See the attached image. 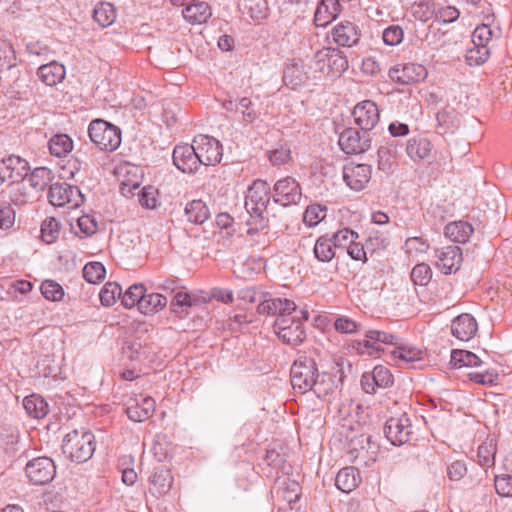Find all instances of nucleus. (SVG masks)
<instances>
[{
	"mask_svg": "<svg viewBox=\"0 0 512 512\" xmlns=\"http://www.w3.org/2000/svg\"><path fill=\"white\" fill-rule=\"evenodd\" d=\"M339 146L348 155H358L367 151L371 146L369 135L360 134L355 128H346L339 136Z\"/></svg>",
	"mask_w": 512,
	"mask_h": 512,
	"instance_id": "obj_16",
	"label": "nucleus"
},
{
	"mask_svg": "<svg viewBox=\"0 0 512 512\" xmlns=\"http://www.w3.org/2000/svg\"><path fill=\"white\" fill-rule=\"evenodd\" d=\"M275 490L277 498L288 505L296 503L300 498L299 483L289 477H278L275 482Z\"/></svg>",
	"mask_w": 512,
	"mask_h": 512,
	"instance_id": "obj_25",
	"label": "nucleus"
},
{
	"mask_svg": "<svg viewBox=\"0 0 512 512\" xmlns=\"http://www.w3.org/2000/svg\"><path fill=\"white\" fill-rule=\"evenodd\" d=\"M49 202L56 207L74 209L83 203V195L77 186L66 183L52 184L48 192Z\"/></svg>",
	"mask_w": 512,
	"mask_h": 512,
	"instance_id": "obj_10",
	"label": "nucleus"
},
{
	"mask_svg": "<svg viewBox=\"0 0 512 512\" xmlns=\"http://www.w3.org/2000/svg\"><path fill=\"white\" fill-rule=\"evenodd\" d=\"M16 65L15 51L12 45L2 41L0 43V70H9Z\"/></svg>",
	"mask_w": 512,
	"mask_h": 512,
	"instance_id": "obj_56",
	"label": "nucleus"
},
{
	"mask_svg": "<svg viewBox=\"0 0 512 512\" xmlns=\"http://www.w3.org/2000/svg\"><path fill=\"white\" fill-rule=\"evenodd\" d=\"M316 68L331 78L341 76L348 69L347 56L337 47H323L314 54Z\"/></svg>",
	"mask_w": 512,
	"mask_h": 512,
	"instance_id": "obj_4",
	"label": "nucleus"
},
{
	"mask_svg": "<svg viewBox=\"0 0 512 512\" xmlns=\"http://www.w3.org/2000/svg\"><path fill=\"white\" fill-rule=\"evenodd\" d=\"M270 203V186L266 181L255 180L248 189L245 207L255 224L261 228L265 226V218L268 214L267 207Z\"/></svg>",
	"mask_w": 512,
	"mask_h": 512,
	"instance_id": "obj_3",
	"label": "nucleus"
},
{
	"mask_svg": "<svg viewBox=\"0 0 512 512\" xmlns=\"http://www.w3.org/2000/svg\"><path fill=\"white\" fill-rule=\"evenodd\" d=\"M122 350L128 359L137 360L143 353V345L139 339H129L124 342Z\"/></svg>",
	"mask_w": 512,
	"mask_h": 512,
	"instance_id": "obj_63",
	"label": "nucleus"
},
{
	"mask_svg": "<svg viewBox=\"0 0 512 512\" xmlns=\"http://www.w3.org/2000/svg\"><path fill=\"white\" fill-rule=\"evenodd\" d=\"M489 57V49L486 46L474 45L467 50L465 59L468 65L478 66L487 61Z\"/></svg>",
	"mask_w": 512,
	"mask_h": 512,
	"instance_id": "obj_53",
	"label": "nucleus"
},
{
	"mask_svg": "<svg viewBox=\"0 0 512 512\" xmlns=\"http://www.w3.org/2000/svg\"><path fill=\"white\" fill-rule=\"evenodd\" d=\"M27 176L33 188L43 190L53 180L54 173L47 167H35L31 172L28 170Z\"/></svg>",
	"mask_w": 512,
	"mask_h": 512,
	"instance_id": "obj_40",
	"label": "nucleus"
},
{
	"mask_svg": "<svg viewBox=\"0 0 512 512\" xmlns=\"http://www.w3.org/2000/svg\"><path fill=\"white\" fill-rule=\"evenodd\" d=\"M326 211V207L319 204L310 205L303 214V222L309 227H314L326 217Z\"/></svg>",
	"mask_w": 512,
	"mask_h": 512,
	"instance_id": "obj_51",
	"label": "nucleus"
},
{
	"mask_svg": "<svg viewBox=\"0 0 512 512\" xmlns=\"http://www.w3.org/2000/svg\"><path fill=\"white\" fill-rule=\"evenodd\" d=\"M273 328L278 337L289 345L297 346L306 338L303 322L291 315L276 318Z\"/></svg>",
	"mask_w": 512,
	"mask_h": 512,
	"instance_id": "obj_8",
	"label": "nucleus"
},
{
	"mask_svg": "<svg viewBox=\"0 0 512 512\" xmlns=\"http://www.w3.org/2000/svg\"><path fill=\"white\" fill-rule=\"evenodd\" d=\"M371 166L366 163L348 162L343 167V179L355 191L364 189L371 179Z\"/></svg>",
	"mask_w": 512,
	"mask_h": 512,
	"instance_id": "obj_18",
	"label": "nucleus"
},
{
	"mask_svg": "<svg viewBox=\"0 0 512 512\" xmlns=\"http://www.w3.org/2000/svg\"><path fill=\"white\" fill-rule=\"evenodd\" d=\"M437 122L439 133L445 134L447 132H453L459 126V118L453 108H444L437 113Z\"/></svg>",
	"mask_w": 512,
	"mask_h": 512,
	"instance_id": "obj_38",
	"label": "nucleus"
},
{
	"mask_svg": "<svg viewBox=\"0 0 512 512\" xmlns=\"http://www.w3.org/2000/svg\"><path fill=\"white\" fill-rule=\"evenodd\" d=\"M25 472L33 484L45 485L54 479L56 467L52 459L37 457L26 464Z\"/></svg>",
	"mask_w": 512,
	"mask_h": 512,
	"instance_id": "obj_11",
	"label": "nucleus"
},
{
	"mask_svg": "<svg viewBox=\"0 0 512 512\" xmlns=\"http://www.w3.org/2000/svg\"><path fill=\"white\" fill-rule=\"evenodd\" d=\"M331 36L338 46L349 48L358 44L361 31L355 23L342 21L333 27Z\"/></svg>",
	"mask_w": 512,
	"mask_h": 512,
	"instance_id": "obj_22",
	"label": "nucleus"
},
{
	"mask_svg": "<svg viewBox=\"0 0 512 512\" xmlns=\"http://www.w3.org/2000/svg\"><path fill=\"white\" fill-rule=\"evenodd\" d=\"M60 233V223L54 217L46 218L41 224V237L44 242L51 244Z\"/></svg>",
	"mask_w": 512,
	"mask_h": 512,
	"instance_id": "obj_47",
	"label": "nucleus"
},
{
	"mask_svg": "<svg viewBox=\"0 0 512 512\" xmlns=\"http://www.w3.org/2000/svg\"><path fill=\"white\" fill-rule=\"evenodd\" d=\"M478 326L474 317L464 313L457 316L451 324L453 336L461 341L470 340L477 332Z\"/></svg>",
	"mask_w": 512,
	"mask_h": 512,
	"instance_id": "obj_24",
	"label": "nucleus"
},
{
	"mask_svg": "<svg viewBox=\"0 0 512 512\" xmlns=\"http://www.w3.org/2000/svg\"><path fill=\"white\" fill-rule=\"evenodd\" d=\"M23 406L26 412L36 419L44 418L48 414V403L38 394L26 396Z\"/></svg>",
	"mask_w": 512,
	"mask_h": 512,
	"instance_id": "obj_33",
	"label": "nucleus"
},
{
	"mask_svg": "<svg viewBox=\"0 0 512 512\" xmlns=\"http://www.w3.org/2000/svg\"><path fill=\"white\" fill-rule=\"evenodd\" d=\"M340 4L338 0H322L315 11L314 22L318 27H325L339 14Z\"/></svg>",
	"mask_w": 512,
	"mask_h": 512,
	"instance_id": "obj_26",
	"label": "nucleus"
},
{
	"mask_svg": "<svg viewBox=\"0 0 512 512\" xmlns=\"http://www.w3.org/2000/svg\"><path fill=\"white\" fill-rule=\"evenodd\" d=\"M93 18L101 27H108L116 20V9L109 2H101L94 8Z\"/></svg>",
	"mask_w": 512,
	"mask_h": 512,
	"instance_id": "obj_39",
	"label": "nucleus"
},
{
	"mask_svg": "<svg viewBox=\"0 0 512 512\" xmlns=\"http://www.w3.org/2000/svg\"><path fill=\"white\" fill-rule=\"evenodd\" d=\"M371 374V381L375 382L378 388H387L393 384V376L390 370L382 365L374 367Z\"/></svg>",
	"mask_w": 512,
	"mask_h": 512,
	"instance_id": "obj_55",
	"label": "nucleus"
},
{
	"mask_svg": "<svg viewBox=\"0 0 512 512\" xmlns=\"http://www.w3.org/2000/svg\"><path fill=\"white\" fill-rule=\"evenodd\" d=\"M121 295V286L115 282H108L101 289L99 297L101 304L109 307L116 302L117 298H121Z\"/></svg>",
	"mask_w": 512,
	"mask_h": 512,
	"instance_id": "obj_48",
	"label": "nucleus"
},
{
	"mask_svg": "<svg viewBox=\"0 0 512 512\" xmlns=\"http://www.w3.org/2000/svg\"><path fill=\"white\" fill-rule=\"evenodd\" d=\"M404 32L399 25H390L382 33V39L388 46H396L403 40Z\"/></svg>",
	"mask_w": 512,
	"mask_h": 512,
	"instance_id": "obj_59",
	"label": "nucleus"
},
{
	"mask_svg": "<svg viewBox=\"0 0 512 512\" xmlns=\"http://www.w3.org/2000/svg\"><path fill=\"white\" fill-rule=\"evenodd\" d=\"M431 148L430 141L425 138L411 139L406 145V152L412 160H424L430 156Z\"/></svg>",
	"mask_w": 512,
	"mask_h": 512,
	"instance_id": "obj_37",
	"label": "nucleus"
},
{
	"mask_svg": "<svg viewBox=\"0 0 512 512\" xmlns=\"http://www.w3.org/2000/svg\"><path fill=\"white\" fill-rule=\"evenodd\" d=\"M493 31L489 25L482 24L476 27L472 34V43L473 45H488L489 41L492 39Z\"/></svg>",
	"mask_w": 512,
	"mask_h": 512,
	"instance_id": "obj_62",
	"label": "nucleus"
},
{
	"mask_svg": "<svg viewBox=\"0 0 512 512\" xmlns=\"http://www.w3.org/2000/svg\"><path fill=\"white\" fill-rule=\"evenodd\" d=\"M302 197L301 188L292 177L278 180L274 185L273 200L282 206L297 204Z\"/></svg>",
	"mask_w": 512,
	"mask_h": 512,
	"instance_id": "obj_19",
	"label": "nucleus"
},
{
	"mask_svg": "<svg viewBox=\"0 0 512 512\" xmlns=\"http://www.w3.org/2000/svg\"><path fill=\"white\" fill-rule=\"evenodd\" d=\"M410 277L415 285L425 286L432 278V270L428 264L419 263L413 267Z\"/></svg>",
	"mask_w": 512,
	"mask_h": 512,
	"instance_id": "obj_54",
	"label": "nucleus"
},
{
	"mask_svg": "<svg viewBox=\"0 0 512 512\" xmlns=\"http://www.w3.org/2000/svg\"><path fill=\"white\" fill-rule=\"evenodd\" d=\"M197 299L192 297L187 292L180 291L176 293L171 302L172 311L179 317H183L188 313L187 309L191 308Z\"/></svg>",
	"mask_w": 512,
	"mask_h": 512,
	"instance_id": "obj_43",
	"label": "nucleus"
},
{
	"mask_svg": "<svg viewBox=\"0 0 512 512\" xmlns=\"http://www.w3.org/2000/svg\"><path fill=\"white\" fill-rule=\"evenodd\" d=\"M105 273V267L100 262H89L83 268V277L91 284L101 282L105 277Z\"/></svg>",
	"mask_w": 512,
	"mask_h": 512,
	"instance_id": "obj_50",
	"label": "nucleus"
},
{
	"mask_svg": "<svg viewBox=\"0 0 512 512\" xmlns=\"http://www.w3.org/2000/svg\"><path fill=\"white\" fill-rule=\"evenodd\" d=\"M307 79L306 74L301 70L300 66L296 63L288 65L284 71L283 80L287 86L296 89Z\"/></svg>",
	"mask_w": 512,
	"mask_h": 512,
	"instance_id": "obj_46",
	"label": "nucleus"
},
{
	"mask_svg": "<svg viewBox=\"0 0 512 512\" xmlns=\"http://www.w3.org/2000/svg\"><path fill=\"white\" fill-rule=\"evenodd\" d=\"M182 14L184 18L191 24H202L206 22L212 15L211 9L206 2L198 1L187 6Z\"/></svg>",
	"mask_w": 512,
	"mask_h": 512,
	"instance_id": "obj_30",
	"label": "nucleus"
},
{
	"mask_svg": "<svg viewBox=\"0 0 512 512\" xmlns=\"http://www.w3.org/2000/svg\"><path fill=\"white\" fill-rule=\"evenodd\" d=\"M37 75L44 84L54 86L64 79L65 68L62 64L53 61L40 66Z\"/></svg>",
	"mask_w": 512,
	"mask_h": 512,
	"instance_id": "obj_27",
	"label": "nucleus"
},
{
	"mask_svg": "<svg viewBox=\"0 0 512 512\" xmlns=\"http://www.w3.org/2000/svg\"><path fill=\"white\" fill-rule=\"evenodd\" d=\"M144 292H146L144 285L134 284L121 295V302L126 308L137 306L139 309Z\"/></svg>",
	"mask_w": 512,
	"mask_h": 512,
	"instance_id": "obj_44",
	"label": "nucleus"
},
{
	"mask_svg": "<svg viewBox=\"0 0 512 512\" xmlns=\"http://www.w3.org/2000/svg\"><path fill=\"white\" fill-rule=\"evenodd\" d=\"M391 354L395 359H399L404 363H414L420 361L424 357V352L416 347L396 345Z\"/></svg>",
	"mask_w": 512,
	"mask_h": 512,
	"instance_id": "obj_42",
	"label": "nucleus"
},
{
	"mask_svg": "<svg viewBox=\"0 0 512 512\" xmlns=\"http://www.w3.org/2000/svg\"><path fill=\"white\" fill-rule=\"evenodd\" d=\"M361 424L351 417L344 418L339 427V434L347 442L349 460L359 465L369 466L376 461L379 445L372 440V436L359 433Z\"/></svg>",
	"mask_w": 512,
	"mask_h": 512,
	"instance_id": "obj_1",
	"label": "nucleus"
},
{
	"mask_svg": "<svg viewBox=\"0 0 512 512\" xmlns=\"http://www.w3.org/2000/svg\"><path fill=\"white\" fill-rule=\"evenodd\" d=\"M317 374L318 368L314 359L306 356L299 357L290 370L293 389L301 394L311 391Z\"/></svg>",
	"mask_w": 512,
	"mask_h": 512,
	"instance_id": "obj_6",
	"label": "nucleus"
},
{
	"mask_svg": "<svg viewBox=\"0 0 512 512\" xmlns=\"http://www.w3.org/2000/svg\"><path fill=\"white\" fill-rule=\"evenodd\" d=\"M495 490L502 497H512V475H497L494 479Z\"/></svg>",
	"mask_w": 512,
	"mask_h": 512,
	"instance_id": "obj_60",
	"label": "nucleus"
},
{
	"mask_svg": "<svg viewBox=\"0 0 512 512\" xmlns=\"http://www.w3.org/2000/svg\"><path fill=\"white\" fill-rule=\"evenodd\" d=\"M450 362L454 366L459 367H477L481 365L480 358L476 354L466 350H453Z\"/></svg>",
	"mask_w": 512,
	"mask_h": 512,
	"instance_id": "obj_45",
	"label": "nucleus"
},
{
	"mask_svg": "<svg viewBox=\"0 0 512 512\" xmlns=\"http://www.w3.org/2000/svg\"><path fill=\"white\" fill-rule=\"evenodd\" d=\"M113 174L118 179L123 193L125 188L128 187V192L140 187L144 170L141 166L133 162H119L113 169Z\"/></svg>",
	"mask_w": 512,
	"mask_h": 512,
	"instance_id": "obj_13",
	"label": "nucleus"
},
{
	"mask_svg": "<svg viewBox=\"0 0 512 512\" xmlns=\"http://www.w3.org/2000/svg\"><path fill=\"white\" fill-rule=\"evenodd\" d=\"M62 451L72 462H86L95 451V437L90 431L75 429L65 435Z\"/></svg>",
	"mask_w": 512,
	"mask_h": 512,
	"instance_id": "obj_2",
	"label": "nucleus"
},
{
	"mask_svg": "<svg viewBox=\"0 0 512 512\" xmlns=\"http://www.w3.org/2000/svg\"><path fill=\"white\" fill-rule=\"evenodd\" d=\"M358 238V234L349 228H344L342 230L334 233L332 242L336 248L338 247H346L350 246L356 239Z\"/></svg>",
	"mask_w": 512,
	"mask_h": 512,
	"instance_id": "obj_58",
	"label": "nucleus"
},
{
	"mask_svg": "<svg viewBox=\"0 0 512 512\" xmlns=\"http://www.w3.org/2000/svg\"><path fill=\"white\" fill-rule=\"evenodd\" d=\"M196 160H221L222 145L208 135H198L194 138Z\"/></svg>",
	"mask_w": 512,
	"mask_h": 512,
	"instance_id": "obj_23",
	"label": "nucleus"
},
{
	"mask_svg": "<svg viewBox=\"0 0 512 512\" xmlns=\"http://www.w3.org/2000/svg\"><path fill=\"white\" fill-rule=\"evenodd\" d=\"M6 162H0V181L10 179L12 182H19L28 175L29 162H14V166H5ZM13 164V162H10Z\"/></svg>",
	"mask_w": 512,
	"mask_h": 512,
	"instance_id": "obj_31",
	"label": "nucleus"
},
{
	"mask_svg": "<svg viewBox=\"0 0 512 512\" xmlns=\"http://www.w3.org/2000/svg\"><path fill=\"white\" fill-rule=\"evenodd\" d=\"M166 304L167 299L162 294L144 292L139 310L143 314H150L162 309Z\"/></svg>",
	"mask_w": 512,
	"mask_h": 512,
	"instance_id": "obj_41",
	"label": "nucleus"
},
{
	"mask_svg": "<svg viewBox=\"0 0 512 512\" xmlns=\"http://www.w3.org/2000/svg\"><path fill=\"white\" fill-rule=\"evenodd\" d=\"M496 447L492 441L484 442L478 447L477 458L478 463L483 468H489L495 464Z\"/></svg>",
	"mask_w": 512,
	"mask_h": 512,
	"instance_id": "obj_49",
	"label": "nucleus"
},
{
	"mask_svg": "<svg viewBox=\"0 0 512 512\" xmlns=\"http://www.w3.org/2000/svg\"><path fill=\"white\" fill-rule=\"evenodd\" d=\"M150 490L159 495L166 494L171 489L173 477L169 470L158 469L149 479Z\"/></svg>",
	"mask_w": 512,
	"mask_h": 512,
	"instance_id": "obj_32",
	"label": "nucleus"
},
{
	"mask_svg": "<svg viewBox=\"0 0 512 512\" xmlns=\"http://www.w3.org/2000/svg\"><path fill=\"white\" fill-rule=\"evenodd\" d=\"M124 405L128 418L134 422L147 420L155 411V401L149 396H130L127 398Z\"/></svg>",
	"mask_w": 512,
	"mask_h": 512,
	"instance_id": "obj_15",
	"label": "nucleus"
},
{
	"mask_svg": "<svg viewBox=\"0 0 512 512\" xmlns=\"http://www.w3.org/2000/svg\"><path fill=\"white\" fill-rule=\"evenodd\" d=\"M344 379L342 367L336 363L331 372L318 373L311 391L321 399L334 398Z\"/></svg>",
	"mask_w": 512,
	"mask_h": 512,
	"instance_id": "obj_7",
	"label": "nucleus"
},
{
	"mask_svg": "<svg viewBox=\"0 0 512 512\" xmlns=\"http://www.w3.org/2000/svg\"><path fill=\"white\" fill-rule=\"evenodd\" d=\"M360 483V475L355 467L342 468L336 475L335 485L342 492L353 491Z\"/></svg>",
	"mask_w": 512,
	"mask_h": 512,
	"instance_id": "obj_28",
	"label": "nucleus"
},
{
	"mask_svg": "<svg viewBox=\"0 0 512 512\" xmlns=\"http://www.w3.org/2000/svg\"><path fill=\"white\" fill-rule=\"evenodd\" d=\"M386 438L395 446H400L409 441L412 434V425L409 417L402 414L399 417H391L384 427Z\"/></svg>",
	"mask_w": 512,
	"mask_h": 512,
	"instance_id": "obj_12",
	"label": "nucleus"
},
{
	"mask_svg": "<svg viewBox=\"0 0 512 512\" xmlns=\"http://www.w3.org/2000/svg\"><path fill=\"white\" fill-rule=\"evenodd\" d=\"M335 246L327 236H320L313 248L315 258L323 263L330 262L335 257Z\"/></svg>",
	"mask_w": 512,
	"mask_h": 512,
	"instance_id": "obj_36",
	"label": "nucleus"
},
{
	"mask_svg": "<svg viewBox=\"0 0 512 512\" xmlns=\"http://www.w3.org/2000/svg\"><path fill=\"white\" fill-rule=\"evenodd\" d=\"M352 116L354 123L364 132H368L378 124L380 112L375 102L364 100L355 105Z\"/></svg>",
	"mask_w": 512,
	"mask_h": 512,
	"instance_id": "obj_14",
	"label": "nucleus"
},
{
	"mask_svg": "<svg viewBox=\"0 0 512 512\" xmlns=\"http://www.w3.org/2000/svg\"><path fill=\"white\" fill-rule=\"evenodd\" d=\"M248 11L252 19H260L265 17L267 4L265 0H243L240 4Z\"/></svg>",
	"mask_w": 512,
	"mask_h": 512,
	"instance_id": "obj_57",
	"label": "nucleus"
},
{
	"mask_svg": "<svg viewBox=\"0 0 512 512\" xmlns=\"http://www.w3.org/2000/svg\"><path fill=\"white\" fill-rule=\"evenodd\" d=\"M188 220L194 224H203L210 216L207 205L202 200H192L185 207Z\"/></svg>",
	"mask_w": 512,
	"mask_h": 512,
	"instance_id": "obj_34",
	"label": "nucleus"
},
{
	"mask_svg": "<svg viewBox=\"0 0 512 512\" xmlns=\"http://www.w3.org/2000/svg\"><path fill=\"white\" fill-rule=\"evenodd\" d=\"M15 223V210L10 203H0V229L8 230Z\"/></svg>",
	"mask_w": 512,
	"mask_h": 512,
	"instance_id": "obj_61",
	"label": "nucleus"
},
{
	"mask_svg": "<svg viewBox=\"0 0 512 512\" xmlns=\"http://www.w3.org/2000/svg\"><path fill=\"white\" fill-rule=\"evenodd\" d=\"M72 149L73 141L67 134H56L49 140V150L54 157L64 158Z\"/></svg>",
	"mask_w": 512,
	"mask_h": 512,
	"instance_id": "obj_35",
	"label": "nucleus"
},
{
	"mask_svg": "<svg viewBox=\"0 0 512 512\" xmlns=\"http://www.w3.org/2000/svg\"><path fill=\"white\" fill-rule=\"evenodd\" d=\"M383 345H398L397 336L385 331L368 330L365 333V339L356 342L355 348L361 355L373 356L385 351Z\"/></svg>",
	"mask_w": 512,
	"mask_h": 512,
	"instance_id": "obj_9",
	"label": "nucleus"
},
{
	"mask_svg": "<svg viewBox=\"0 0 512 512\" xmlns=\"http://www.w3.org/2000/svg\"><path fill=\"white\" fill-rule=\"evenodd\" d=\"M473 231L472 225L466 221L451 222L444 229L445 236L457 243H466Z\"/></svg>",
	"mask_w": 512,
	"mask_h": 512,
	"instance_id": "obj_29",
	"label": "nucleus"
},
{
	"mask_svg": "<svg viewBox=\"0 0 512 512\" xmlns=\"http://www.w3.org/2000/svg\"><path fill=\"white\" fill-rule=\"evenodd\" d=\"M436 266L444 274L456 272L462 262V251L460 247L449 245L435 250Z\"/></svg>",
	"mask_w": 512,
	"mask_h": 512,
	"instance_id": "obj_21",
	"label": "nucleus"
},
{
	"mask_svg": "<svg viewBox=\"0 0 512 512\" xmlns=\"http://www.w3.org/2000/svg\"><path fill=\"white\" fill-rule=\"evenodd\" d=\"M77 225L85 236H92L98 230L96 219L90 215H82L79 217L77 220Z\"/></svg>",
	"mask_w": 512,
	"mask_h": 512,
	"instance_id": "obj_64",
	"label": "nucleus"
},
{
	"mask_svg": "<svg viewBox=\"0 0 512 512\" xmlns=\"http://www.w3.org/2000/svg\"><path fill=\"white\" fill-rule=\"evenodd\" d=\"M43 297L49 301H60L64 296L62 286L54 280H45L40 286Z\"/></svg>",
	"mask_w": 512,
	"mask_h": 512,
	"instance_id": "obj_52",
	"label": "nucleus"
},
{
	"mask_svg": "<svg viewBox=\"0 0 512 512\" xmlns=\"http://www.w3.org/2000/svg\"><path fill=\"white\" fill-rule=\"evenodd\" d=\"M91 141L103 151H114L121 144V131L111 123L97 119L88 128Z\"/></svg>",
	"mask_w": 512,
	"mask_h": 512,
	"instance_id": "obj_5",
	"label": "nucleus"
},
{
	"mask_svg": "<svg viewBox=\"0 0 512 512\" xmlns=\"http://www.w3.org/2000/svg\"><path fill=\"white\" fill-rule=\"evenodd\" d=\"M296 310V304L289 299L271 298L265 293L263 299L257 306V312L262 315H276L287 317Z\"/></svg>",
	"mask_w": 512,
	"mask_h": 512,
	"instance_id": "obj_20",
	"label": "nucleus"
},
{
	"mask_svg": "<svg viewBox=\"0 0 512 512\" xmlns=\"http://www.w3.org/2000/svg\"><path fill=\"white\" fill-rule=\"evenodd\" d=\"M392 81L409 85L423 81L427 77L426 68L417 63L398 64L389 70Z\"/></svg>",
	"mask_w": 512,
	"mask_h": 512,
	"instance_id": "obj_17",
	"label": "nucleus"
}]
</instances>
